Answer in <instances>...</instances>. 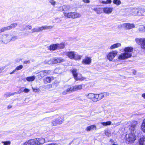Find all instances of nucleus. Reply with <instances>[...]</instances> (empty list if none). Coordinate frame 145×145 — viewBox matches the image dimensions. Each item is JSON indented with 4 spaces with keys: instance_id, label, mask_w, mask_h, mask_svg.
Segmentation results:
<instances>
[{
    "instance_id": "nucleus-9",
    "label": "nucleus",
    "mask_w": 145,
    "mask_h": 145,
    "mask_svg": "<svg viewBox=\"0 0 145 145\" xmlns=\"http://www.w3.org/2000/svg\"><path fill=\"white\" fill-rule=\"evenodd\" d=\"M63 61L64 60L62 58L56 57L51 59L50 60L48 61V62H46V63L48 64H50L51 63L56 64L60 63Z\"/></svg>"
},
{
    "instance_id": "nucleus-53",
    "label": "nucleus",
    "mask_w": 145,
    "mask_h": 145,
    "mask_svg": "<svg viewBox=\"0 0 145 145\" xmlns=\"http://www.w3.org/2000/svg\"><path fill=\"white\" fill-rule=\"evenodd\" d=\"M107 4H110L112 2L111 0H107L106 1Z\"/></svg>"
},
{
    "instance_id": "nucleus-28",
    "label": "nucleus",
    "mask_w": 145,
    "mask_h": 145,
    "mask_svg": "<svg viewBox=\"0 0 145 145\" xmlns=\"http://www.w3.org/2000/svg\"><path fill=\"white\" fill-rule=\"evenodd\" d=\"M23 68V66L22 65H20L16 67L15 69L13 70V71L10 73V74H13L16 71H18L22 69Z\"/></svg>"
},
{
    "instance_id": "nucleus-25",
    "label": "nucleus",
    "mask_w": 145,
    "mask_h": 145,
    "mask_svg": "<svg viewBox=\"0 0 145 145\" xmlns=\"http://www.w3.org/2000/svg\"><path fill=\"white\" fill-rule=\"evenodd\" d=\"M57 44H51L48 48L50 50L54 51L57 49Z\"/></svg>"
},
{
    "instance_id": "nucleus-64",
    "label": "nucleus",
    "mask_w": 145,
    "mask_h": 145,
    "mask_svg": "<svg viewBox=\"0 0 145 145\" xmlns=\"http://www.w3.org/2000/svg\"><path fill=\"white\" fill-rule=\"evenodd\" d=\"M3 70L0 68V73L2 72V71Z\"/></svg>"
},
{
    "instance_id": "nucleus-61",
    "label": "nucleus",
    "mask_w": 145,
    "mask_h": 145,
    "mask_svg": "<svg viewBox=\"0 0 145 145\" xmlns=\"http://www.w3.org/2000/svg\"><path fill=\"white\" fill-rule=\"evenodd\" d=\"M108 132H106L105 133V134L106 135H108V137H109L110 136V134H108Z\"/></svg>"
},
{
    "instance_id": "nucleus-59",
    "label": "nucleus",
    "mask_w": 145,
    "mask_h": 145,
    "mask_svg": "<svg viewBox=\"0 0 145 145\" xmlns=\"http://www.w3.org/2000/svg\"><path fill=\"white\" fill-rule=\"evenodd\" d=\"M133 73L135 75L136 74V71L135 70H133Z\"/></svg>"
},
{
    "instance_id": "nucleus-36",
    "label": "nucleus",
    "mask_w": 145,
    "mask_h": 145,
    "mask_svg": "<svg viewBox=\"0 0 145 145\" xmlns=\"http://www.w3.org/2000/svg\"><path fill=\"white\" fill-rule=\"evenodd\" d=\"M95 128L96 129V126L94 125H91L90 126L88 127L86 129V130L88 131H90L91 129H93L94 128Z\"/></svg>"
},
{
    "instance_id": "nucleus-12",
    "label": "nucleus",
    "mask_w": 145,
    "mask_h": 145,
    "mask_svg": "<svg viewBox=\"0 0 145 145\" xmlns=\"http://www.w3.org/2000/svg\"><path fill=\"white\" fill-rule=\"evenodd\" d=\"M123 27L126 29H130L134 28L135 25L133 24L124 23L123 24Z\"/></svg>"
},
{
    "instance_id": "nucleus-47",
    "label": "nucleus",
    "mask_w": 145,
    "mask_h": 145,
    "mask_svg": "<svg viewBox=\"0 0 145 145\" xmlns=\"http://www.w3.org/2000/svg\"><path fill=\"white\" fill-rule=\"evenodd\" d=\"M11 41H14L16 39H17V36H12V35L11 34Z\"/></svg>"
},
{
    "instance_id": "nucleus-60",
    "label": "nucleus",
    "mask_w": 145,
    "mask_h": 145,
    "mask_svg": "<svg viewBox=\"0 0 145 145\" xmlns=\"http://www.w3.org/2000/svg\"><path fill=\"white\" fill-rule=\"evenodd\" d=\"M142 96L145 99V93L142 94Z\"/></svg>"
},
{
    "instance_id": "nucleus-34",
    "label": "nucleus",
    "mask_w": 145,
    "mask_h": 145,
    "mask_svg": "<svg viewBox=\"0 0 145 145\" xmlns=\"http://www.w3.org/2000/svg\"><path fill=\"white\" fill-rule=\"evenodd\" d=\"M139 143L140 145H145V140L144 137L140 138Z\"/></svg>"
},
{
    "instance_id": "nucleus-40",
    "label": "nucleus",
    "mask_w": 145,
    "mask_h": 145,
    "mask_svg": "<svg viewBox=\"0 0 145 145\" xmlns=\"http://www.w3.org/2000/svg\"><path fill=\"white\" fill-rule=\"evenodd\" d=\"M141 128L143 131L145 133V119L143 121L141 126Z\"/></svg>"
},
{
    "instance_id": "nucleus-50",
    "label": "nucleus",
    "mask_w": 145,
    "mask_h": 145,
    "mask_svg": "<svg viewBox=\"0 0 145 145\" xmlns=\"http://www.w3.org/2000/svg\"><path fill=\"white\" fill-rule=\"evenodd\" d=\"M5 31L4 27H3L0 29V33L4 32Z\"/></svg>"
},
{
    "instance_id": "nucleus-2",
    "label": "nucleus",
    "mask_w": 145,
    "mask_h": 145,
    "mask_svg": "<svg viewBox=\"0 0 145 145\" xmlns=\"http://www.w3.org/2000/svg\"><path fill=\"white\" fill-rule=\"evenodd\" d=\"M133 49L131 47H127L124 49L125 52L121 54L118 57L120 59H125L130 57L131 56V52L133 51Z\"/></svg>"
},
{
    "instance_id": "nucleus-57",
    "label": "nucleus",
    "mask_w": 145,
    "mask_h": 145,
    "mask_svg": "<svg viewBox=\"0 0 145 145\" xmlns=\"http://www.w3.org/2000/svg\"><path fill=\"white\" fill-rule=\"evenodd\" d=\"M33 89L34 92H37L38 91V89H37L33 88Z\"/></svg>"
},
{
    "instance_id": "nucleus-23",
    "label": "nucleus",
    "mask_w": 145,
    "mask_h": 145,
    "mask_svg": "<svg viewBox=\"0 0 145 145\" xmlns=\"http://www.w3.org/2000/svg\"><path fill=\"white\" fill-rule=\"evenodd\" d=\"M145 9L141 7H138V16H143Z\"/></svg>"
},
{
    "instance_id": "nucleus-21",
    "label": "nucleus",
    "mask_w": 145,
    "mask_h": 145,
    "mask_svg": "<svg viewBox=\"0 0 145 145\" xmlns=\"http://www.w3.org/2000/svg\"><path fill=\"white\" fill-rule=\"evenodd\" d=\"M75 52L74 51L68 52L66 53V55L71 59H73Z\"/></svg>"
},
{
    "instance_id": "nucleus-8",
    "label": "nucleus",
    "mask_w": 145,
    "mask_h": 145,
    "mask_svg": "<svg viewBox=\"0 0 145 145\" xmlns=\"http://www.w3.org/2000/svg\"><path fill=\"white\" fill-rule=\"evenodd\" d=\"M50 71L49 70H45L40 71L38 73L37 76L39 79H41L45 76L50 74Z\"/></svg>"
},
{
    "instance_id": "nucleus-35",
    "label": "nucleus",
    "mask_w": 145,
    "mask_h": 145,
    "mask_svg": "<svg viewBox=\"0 0 145 145\" xmlns=\"http://www.w3.org/2000/svg\"><path fill=\"white\" fill-rule=\"evenodd\" d=\"M93 97L92 101L94 102H96L99 101L97 94H93Z\"/></svg>"
},
{
    "instance_id": "nucleus-63",
    "label": "nucleus",
    "mask_w": 145,
    "mask_h": 145,
    "mask_svg": "<svg viewBox=\"0 0 145 145\" xmlns=\"http://www.w3.org/2000/svg\"><path fill=\"white\" fill-rule=\"evenodd\" d=\"M143 16L145 17V10H144V14H143Z\"/></svg>"
},
{
    "instance_id": "nucleus-30",
    "label": "nucleus",
    "mask_w": 145,
    "mask_h": 145,
    "mask_svg": "<svg viewBox=\"0 0 145 145\" xmlns=\"http://www.w3.org/2000/svg\"><path fill=\"white\" fill-rule=\"evenodd\" d=\"M72 92L71 89V87L69 88L66 90L64 91L63 92L62 94L63 95H65L69 93H70Z\"/></svg>"
},
{
    "instance_id": "nucleus-19",
    "label": "nucleus",
    "mask_w": 145,
    "mask_h": 145,
    "mask_svg": "<svg viewBox=\"0 0 145 145\" xmlns=\"http://www.w3.org/2000/svg\"><path fill=\"white\" fill-rule=\"evenodd\" d=\"M129 11H131L133 15L138 16V7L130 8Z\"/></svg>"
},
{
    "instance_id": "nucleus-54",
    "label": "nucleus",
    "mask_w": 145,
    "mask_h": 145,
    "mask_svg": "<svg viewBox=\"0 0 145 145\" xmlns=\"http://www.w3.org/2000/svg\"><path fill=\"white\" fill-rule=\"evenodd\" d=\"M27 27H28V29L29 30L31 29L32 28V26L31 25H28L27 26Z\"/></svg>"
},
{
    "instance_id": "nucleus-18",
    "label": "nucleus",
    "mask_w": 145,
    "mask_h": 145,
    "mask_svg": "<svg viewBox=\"0 0 145 145\" xmlns=\"http://www.w3.org/2000/svg\"><path fill=\"white\" fill-rule=\"evenodd\" d=\"M109 94L107 92H104L99 94H97L99 101L100 100L104 97H106L108 96Z\"/></svg>"
},
{
    "instance_id": "nucleus-62",
    "label": "nucleus",
    "mask_w": 145,
    "mask_h": 145,
    "mask_svg": "<svg viewBox=\"0 0 145 145\" xmlns=\"http://www.w3.org/2000/svg\"><path fill=\"white\" fill-rule=\"evenodd\" d=\"M11 107H12V106L11 105H9L8 106V109L10 108H11Z\"/></svg>"
},
{
    "instance_id": "nucleus-10",
    "label": "nucleus",
    "mask_w": 145,
    "mask_h": 145,
    "mask_svg": "<svg viewBox=\"0 0 145 145\" xmlns=\"http://www.w3.org/2000/svg\"><path fill=\"white\" fill-rule=\"evenodd\" d=\"M117 52L112 51L110 52L107 56V58L110 61L112 60L115 57L116 55Z\"/></svg>"
},
{
    "instance_id": "nucleus-7",
    "label": "nucleus",
    "mask_w": 145,
    "mask_h": 145,
    "mask_svg": "<svg viewBox=\"0 0 145 145\" xmlns=\"http://www.w3.org/2000/svg\"><path fill=\"white\" fill-rule=\"evenodd\" d=\"M135 40L137 44L141 45L142 49L145 50V38H136Z\"/></svg>"
},
{
    "instance_id": "nucleus-29",
    "label": "nucleus",
    "mask_w": 145,
    "mask_h": 145,
    "mask_svg": "<svg viewBox=\"0 0 145 145\" xmlns=\"http://www.w3.org/2000/svg\"><path fill=\"white\" fill-rule=\"evenodd\" d=\"M82 57V56L79 55L76 52H75L73 59L76 60L80 59Z\"/></svg>"
},
{
    "instance_id": "nucleus-1",
    "label": "nucleus",
    "mask_w": 145,
    "mask_h": 145,
    "mask_svg": "<svg viewBox=\"0 0 145 145\" xmlns=\"http://www.w3.org/2000/svg\"><path fill=\"white\" fill-rule=\"evenodd\" d=\"M137 123L136 121H132L130 125L129 128L131 130V133L128 135V137H126L127 140L128 142H133L136 139V136L134 133V131L135 129Z\"/></svg>"
},
{
    "instance_id": "nucleus-41",
    "label": "nucleus",
    "mask_w": 145,
    "mask_h": 145,
    "mask_svg": "<svg viewBox=\"0 0 145 145\" xmlns=\"http://www.w3.org/2000/svg\"><path fill=\"white\" fill-rule=\"evenodd\" d=\"M93 94L94 93H89L88 94L86 95V96L87 98L92 100L93 97Z\"/></svg>"
},
{
    "instance_id": "nucleus-3",
    "label": "nucleus",
    "mask_w": 145,
    "mask_h": 145,
    "mask_svg": "<svg viewBox=\"0 0 145 145\" xmlns=\"http://www.w3.org/2000/svg\"><path fill=\"white\" fill-rule=\"evenodd\" d=\"M11 34H4L0 36V44H6L11 41Z\"/></svg>"
},
{
    "instance_id": "nucleus-17",
    "label": "nucleus",
    "mask_w": 145,
    "mask_h": 145,
    "mask_svg": "<svg viewBox=\"0 0 145 145\" xmlns=\"http://www.w3.org/2000/svg\"><path fill=\"white\" fill-rule=\"evenodd\" d=\"M113 10V8L112 7H104L103 8V11L104 13L109 14L111 13Z\"/></svg>"
},
{
    "instance_id": "nucleus-46",
    "label": "nucleus",
    "mask_w": 145,
    "mask_h": 145,
    "mask_svg": "<svg viewBox=\"0 0 145 145\" xmlns=\"http://www.w3.org/2000/svg\"><path fill=\"white\" fill-rule=\"evenodd\" d=\"M24 88L22 87L21 88H20L19 91L17 92H15V93L16 94H20L21 93L24 92Z\"/></svg>"
},
{
    "instance_id": "nucleus-27",
    "label": "nucleus",
    "mask_w": 145,
    "mask_h": 145,
    "mask_svg": "<svg viewBox=\"0 0 145 145\" xmlns=\"http://www.w3.org/2000/svg\"><path fill=\"white\" fill-rule=\"evenodd\" d=\"M52 80V78L50 77H47L43 79L44 83L45 84L50 83Z\"/></svg>"
},
{
    "instance_id": "nucleus-56",
    "label": "nucleus",
    "mask_w": 145,
    "mask_h": 145,
    "mask_svg": "<svg viewBox=\"0 0 145 145\" xmlns=\"http://www.w3.org/2000/svg\"><path fill=\"white\" fill-rule=\"evenodd\" d=\"M22 60V59H16V63H18L19 62H20V61H21Z\"/></svg>"
},
{
    "instance_id": "nucleus-44",
    "label": "nucleus",
    "mask_w": 145,
    "mask_h": 145,
    "mask_svg": "<svg viewBox=\"0 0 145 145\" xmlns=\"http://www.w3.org/2000/svg\"><path fill=\"white\" fill-rule=\"evenodd\" d=\"M1 143L3 144L4 145H10L11 144V142L10 141H2Z\"/></svg>"
},
{
    "instance_id": "nucleus-55",
    "label": "nucleus",
    "mask_w": 145,
    "mask_h": 145,
    "mask_svg": "<svg viewBox=\"0 0 145 145\" xmlns=\"http://www.w3.org/2000/svg\"><path fill=\"white\" fill-rule=\"evenodd\" d=\"M46 145H57V144L56 143H52Z\"/></svg>"
},
{
    "instance_id": "nucleus-24",
    "label": "nucleus",
    "mask_w": 145,
    "mask_h": 145,
    "mask_svg": "<svg viewBox=\"0 0 145 145\" xmlns=\"http://www.w3.org/2000/svg\"><path fill=\"white\" fill-rule=\"evenodd\" d=\"M71 72L73 74L75 80H76L77 77L78 75V72L77 70L75 69H73L71 70Z\"/></svg>"
},
{
    "instance_id": "nucleus-42",
    "label": "nucleus",
    "mask_w": 145,
    "mask_h": 145,
    "mask_svg": "<svg viewBox=\"0 0 145 145\" xmlns=\"http://www.w3.org/2000/svg\"><path fill=\"white\" fill-rule=\"evenodd\" d=\"M130 8L128 9L126 12V15L128 16H133V14L131 11H129Z\"/></svg>"
},
{
    "instance_id": "nucleus-16",
    "label": "nucleus",
    "mask_w": 145,
    "mask_h": 145,
    "mask_svg": "<svg viewBox=\"0 0 145 145\" xmlns=\"http://www.w3.org/2000/svg\"><path fill=\"white\" fill-rule=\"evenodd\" d=\"M84 86V85H76L72 87H71L72 91H76L78 90H80L82 89V87Z\"/></svg>"
},
{
    "instance_id": "nucleus-58",
    "label": "nucleus",
    "mask_w": 145,
    "mask_h": 145,
    "mask_svg": "<svg viewBox=\"0 0 145 145\" xmlns=\"http://www.w3.org/2000/svg\"><path fill=\"white\" fill-rule=\"evenodd\" d=\"M101 3L103 4H107L106 1H103L101 2Z\"/></svg>"
},
{
    "instance_id": "nucleus-11",
    "label": "nucleus",
    "mask_w": 145,
    "mask_h": 145,
    "mask_svg": "<svg viewBox=\"0 0 145 145\" xmlns=\"http://www.w3.org/2000/svg\"><path fill=\"white\" fill-rule=\"evenodd\" d=\"M36 139H37V144L38 145L42 144L44 143L46 141L47 142L51 141L50 140H46L43 138H37Z\"/></svg>"
},
{
    "instance_id": "nucleus-31",
    "label": "nucleus",
    "mask_w": 145,
    "mask_h": 145,
    "mask_svg": "<svg viewBox=\"0 0 145 145\" xmlns=\"http://www.w3.org/2000/svg\"><path fill=\"white\" fill-rule=\"evenodd\" d=\"M138 30L139 32L142 33L145 31V27L143 25H140L138 28Z\"/></svg>"
},
{
    "instance_id": "nucleus-48",
    "label": "nucleus",
    "mask_w": 145,
    "mask_h": 145,
    "mask_svg": "<svg viewBox=\"0 0 145 145\" xmlns=\"http://www.w3.org/2000/svg\"><path fill=\"white\" fill-rule=\"evenodd\" d=\"M50 3L52 5H54L56 4V2L53 0H51L49 1Z\"/></svg>"
},
{
    "instance_id": "nucleus-14",
    "label": "nucleus",
    "mask_w": 145,
    "mask_h": 145,
    "mask_svg": "<svg viewBox=\"0 0 145 145\" xmlns=\"http://www.w3.org/2000/svg\"><path fill=\"white\" fill-rule=\"evenodd\" d=\"M91 58L89 57H86L85 58L82 60V63L85 65H89L91 64Z\"/></svg>"
},
{
    "instance_id": "nucleus-15",
    "label": "nucleus",
    "mask_w": 145,
    "mask_h": 145,
    "mask_svg": "<svg viewBox=\"0 0 145 145\" xmlns=\"http://www.w3.org/2000/svg\"><path fill=\"white\" fill-rule=\"evenodd\" d=\"M54 27V26L52 25H45L39 27L38 28L39 32L41 31L44 30H47L48 29H51Z\"/></svg>"
},
{
    "instance_id": "nucleus-37",
    "label": "nucleus",
    "mask_w": 145,
    "mask_h": 145,
    "mask_svg": "<svg viewBox=\"0 0 145 145\" xmlns=\"http://www.w3.org/2000/svg\"><path fill=\"white\" fill-rule=\"evenodd\" d=\"M113 3L114 4L117 6L121 4V2L120 0H113Z\"/></svg>"
},
{
    "instance_id": "nucleus-13",
    "label": "nucleus",
    "mask_w": 145,
    "mask_h": 145,
    "mask_svg": "<svg viewBox=\"0 0 145 145\" xmlns=\"http://www.w3.org/2000/svg\"><path fill=\"white\" fill-rule=\"evenodd\" d=\"M37 139H31L25 142L24 145H34L35 144H37Z\"/></svg>"
},
{
    "instance_id": "nucleus-20",
    "label": "nucleus",
    "mask_w": 145,
    "mask_h": 145,
    "mask_svg": "<svg viewBox=\"0 0 145 145\" xmlns=\"http://www.w3.org/2000/svg\"><path fill=\"white\" fill-rule=\"evenodd\" d=\"M17 25L18 24L16 23H13L11 24L10 25L4 27V28L5 31H6L14 28L16 27Z\"/></svg>"
},
{
    "instance_id": "nucleus-49",
    "label": "nucleus",
    "mask_w": 145,
    "mask_h": 145,
    "mask_svg": "<svg viewBox=\"0 0 145 145\" xmlns=\"http://www.w3.org/2000/svg\"><path fill=\"white\" fill-rule=\"evenodd\" d=\"M24 92L25 93H28L30 91V89L27 88H25L24 89Z\"/></svg>"
},
{
    "instance_id": "nucleus-6",
    "label": "nucleus",
    "mask_w": 145,
    "mask_h": 145,
    "mask_svg": "<svg viewBox=\"0 0 145 145\" xmlns=\"http://www.w3.org/2000/svg\"><path fill=\"white\" fill-rule=\"evenodd\" d=\"M63 120V117H58L57 118L54 119L52 121V126H56L60 125L62 123Z\"/></svg>"
},
{
    "instance_id": "nucleus-45",
    "label": "nucleus",
    "mask_w": 145,
    "mask_h": 145,
    "mask_svg": "<svg viewBox=\"0 0 145 145\" xmlns=\"http://www.w3.org/2000/svg\"><path fill=\"white\" fill-rule=\"evenodd\" d=\"M39 32L38 28L35 27L33 28L32 29L31 33H33L35 32Z\"/></svg>"
},
{
    "instance_id": "nucleus-4",
    "label": "nucleus",
    "mask_w": 145,
    "mask_h": 145,
    "mask_svg": "<svg viewBox=\"0 0 145 145\" xmlns=\"http://www.w3.org/2000/svg\"><path fill=\"white\" fill-rule=\"evenodd\" d=\"M71 7L69 5H63L57 8V10L61 12H63L64 16L66 18V16L65 15V14H68L67 12L71 9Z\"/></svg>"
},
{
    "instance_id": "nucleus-22",
    "label": "nucleus",
    "mask_w": 145,
    "mask_h": 145,
    "mask_svg": "<svg viewBox=\"0 0 145 145\" xmlns=\"http://www.w3.org/2000/svg\"><path fill=\"white\" fill-rule=\"evenodd\" d=\"M91 9L95 11L97 14H100L103 12V8L95 7L91 8Z\"/></svg>"
},
{
    "instance_id": "nucleus-26",
    "label": "nucleus",
    "mask_w": 145,
    "mask_h": 145,
    "mask_svg": "<svg viewBox=\"0 0 145 145\" xmlns=\"http://www.w3.org/2000/svg\"><path fill=\"white\" fill-rule=\"evenodd\" d=\"M121 46V44L120 43H117L111 45L110 47V48L111 49H113L115 48L120 47Z\"/></svg>"
},
{
    "instance_id": "nucleus-43",
    "label": "nucleus",
    "mask_w": 145,
    "mask_h": 145,
    "mask_svg": "<svg viewBox=\"0 0 145 145\" xmlns=\"http://www.w3.org/2000/svg\"><path fill=\"white\" fill-rule=\"evenodd\" d=\"M86 79V78L84 77H83L81 76L80 77H78L76 80V81H78V80H80V81H83Z\"/></svg>"
},
{
    "instance_id": "nucleus-39",
    "label": "nucleus",
    "mask_w": 145,
    "mask_h": 145,
    "mask_svg": "<svg viewBox=\"0 0 145 145\" xmlns=\"http://www.w3.org/2000/svg\"><path fill=\"white\" fill-rule=\"evenodd\" d=\"M101 124L103 126H106L108 125H110L112 123L110 121H108L106 122H101Z\"/></svg>"
},
{
    "instance_id": "nucleus-5",
    "label": "nucleus",
    "mask_w": 145,
    "mask_h": 145,
    "mask_svg": "<svg viewBox=\"0 0 145 145\" xmlns=\"http://www.w3.org/2000/svg\"><path fill=\"white\" fill-rule=\"evenodd\" d=\"M65 15L66 16V18L72 19L79 18L81 16L80 13L76 12H69L68 14L66 13Z\"/></svg>"
},
{
    "instance_id": "nucleus-52",
    "label": "nucleus",
    "mask_w": 145,
    "mask_h": 145,
    "mask_svg": "<svg viewBox=\"0 0 145 145\" xmlns=\"http://www.w3.org/2000/svg\"><path fill=\"white\" fill-rule=\"evenodd\" d=\"M29 63H30V61L29 60L25 61L24 62V63L25 64Z\"/></svg>"
},
{
    "instance_id": "nucleus-33",
    "label": "nucleus",
    "mask_w": 145,
    "mask_h": 145,
    "mask_svg": "<svg viewBox=\"0 0 145 145\" xmlns=\"http://www.w3.org/2000/svg\"><path fill=\"white\" fill-rule=\"evenodd\" d=\"M57 45V49H61L65 47V45L63 43H61L60 44H56Z\"/></svg>"
},
{
    "instance_id": "nucleus-51",
    "label": "nucleus",
    "mask_w": 145,
    "mask_h": 145,
    "mask_svg": "<svg viewBox=\"0 0 145 145\" xmlns=\"http://www.w3.org/2000/svg\"><path fill=\"white\" fill-rule=\"evenodd\" d=\"M82 1L85 3H89L90 2L89 0H82Z\"/></svg>"
},
{
    "instance_id": "nucleus-38",
    "label": "nucleus",
    "mask_w": 145,
    "mask_h": 145,
    "mask_svg": "<svg viewBox=\"0 0 145 145\" xmlns=\"http://www.w3.org/2000/svg\"><path fill=\"white\" fill-rule=\"evenodd\" d=\"M15 94H16L15 93V92H14L13 93H12L10 92L7 93H6L5 94L4 96L6 97H10L11 96Z\"/></svg>"
},
{
    "instance_id": "nucleus-32",
    "label": "nucleus",
    "mask_w": 145,
    "mask_h": 145,
    "mask_svg": "<svg viewBox=\"0 0 145 145\" xmlns=\"http://www.w3.org/2000/svg\"><path fill=\"white\" fill-rule=\"evenodd\" d=\"M35 78V77L34 76H29L26 78V80L29 82L33 81L34 80Z\"/></svg>"
}]
</instances>
